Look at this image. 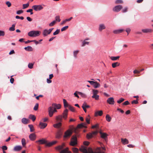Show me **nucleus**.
<instances>
[{"mask_svg":"<svg viewBox=\"0 0 153 153\" xmlns=\"http://www.w3.org/2000/svg\"><path fill=\"white\" fill-rule=\"evenodd\" d=\"M106 149L104 147H98L96 149V152H94L91 148H89L88 149L89 153H105L104 151Z\"/></svg>","mask_w":153,"mask_h":153,"instance_id":"f257e3e1","label":"nucleus"},{"mask_svg":"<svg viewBox=\"0 0 153 153\" xmlns=\"http://www.w3.org/2000/svg\"><path fill=\"white\" fill-rule=\"evenodd\" d=\"M40 32L37 30H32L29 32L28 35L30 37H35L39 36L40 35Z\"/></svg>","mask_w":153,"mask_h":153,"instance_id":"f03ea898","label":"nucleus"},{"mask_svg":"<svg viewBox=\"0 0 153 153\" xmlns=\"http://www.w3.org/2000/svg\"><path fill=\"white\" fill-rule=\"evenodd\" d=\"M73 133L72 130L69 129L67 130L64 133L63 137L65 138H69L72 135Z\"/></svg>","mask_w":153,"mask_h":153,"instance_id":"7ed1b4c3","label":"nucleus"},{"mask_svg":"<svg viewBox=\"0 0 153 153\" xmlns=\"http://www.w3.org/2000/svg\"><path fill=\"white\" fill-rule=\"evenodd\" d=\"M77 144V138L76 136H72L70 143V145L74 146Z\"/></svg>","mask_w":153,"mask_h":153,"instance_id":"20e7f679","label":"nucleus"},{"mask_svg":"<svg viewBox=\"0 0 153 153\" xmlns=\"http://www.w3.org/2000/svg\"><path fill=\"white\" fill-rule=\"evenodd\" d=\"M91 85H93L94 88H99L100 86V84L97 82H95L92 81H87Z\"/></svg>","mask_w":153,"mask_h":153,"instance_id":"39448f33","label":"nucleus"},{"mask_svg":"<svg viewBox=\"0 0 153 153\" xmlns=\"http://www.w3.org/2000/svg\"><path fill=\"white\" fill-rule=\"evenodd\" d=\"M32 7L34 10L36 11H40L42 10L43 8V7L42 5H33Z\"/></svg>","mask_w":153,"mask_h":153,"instance_id":"423d86ee","label":"nucleus"},{"mask_svg":"<svg viewBox=\"0 0 153 153\" xmlns=\"http://www.w3.org/2000/svg\"><path fill=\"white\" fill-rule=\"evenodd\" d=\"M53 29V28H51L49 29V30H47V29L45 30L43 33L44 36H46L48 34H50Z\"/></svg>","mask_w":153,"mask_h":153,"instance_id":"0eeeda50","label":"nucleus"},{"mask_svg":"<svg viewBox=\"0 0 153 153\" xmlns=\"http://www.w3.org/2000/svg\"><path fill=\"white\" fill-rule=\"evenodd\" d=\"M98 133L97 131L92 132V133H89L87 134V137L88 139H90L93 137L94 135H96Z\"/></svg>","mask_w":153,"mask_h":153,"instance_id":"6e6552de","label":"nucleus"},{"mask_svg":"<svg viewBox=\"0 0 153 153\" xmlns=\"http://www.w3.org/2000/svg\"><path fill=\"white\" fill-rule=\"evenodd\" d=\"M123 7L121 5H118L115 6L113 9L114 11L118 12Z\"/></svg>","mask_w":153,"mask_h":153,"instance_id":"1a4fd4ad","label":"nucleus"},{"mask_svg":"<svg viewBox=\"0 0 153 153\" xmlns=\"http://www.w3.org/2000/svg\"><path fill=\"white\" fill-rule=\"evenodd\" d=\"M62 134V132L61 129L59 130L56 135V137L57 138H60Z\"/></svg>","mask_w":153,"mask_h":153,"instance_id":"9d476101","label":"nucleus"},{"mask_svg":"<svg viewBox=\"0 0 153 153\" xmlns=\"http://www.w3.org/2000/svg\"><path fill=\"white\" fill-rule=\"evenodd\" d=\"M142 32L144 33H152L153 32V30L151 29L146 28L142 29Z\"/></svg>","mask_w":153,"mask_h":153,"instance_id":"9b49d317","label":"nucleus"},{"mask_svg":"<svg viewBox=\"0 0 153 153\" xmlns=\"http://www.w3.org/2000/svg\"><path fill=\"white\" fill-rule=\"evenodd\" d=\"M107 102L108 103L111 105H113L114 103V101L113 97H110L108 99Z\"/></svg>","mask_w":153,"mask_h":153,"instance_id":"f8f14e48","label":"nucleus"},{"mask_svg":"<svg viewBox=\"0 0 153 153\" xmlns=\"http://www.w3.org/2000/svg\"><path fill=\"white\" fill-rule=\"evenodd\" d=\"M68 111V110L67 109H65L62 113V118L65 120H66L67 118Z\"/></svg>","mask_w":153,"mask_h":153,"instance_id":"ddd939ff","label":"nucleus"},{"mask_svg":"<svg viewBox=\"0 0 153 153\" xmlns=\"http://www.w3.org/2000/svg\"><path fill=\"white\" fill-rule=\"evenodd\" d=\"M48 114L50 117H51L53 116L54 113L53 111V108L51 106L48 109Z\"/></svg>","mask_w":153,"mask_h":153,"instance_id":"4468645a","label":"nucleus"},{"mask_svg":"<svg viewBox=\"0 0 153 153\" xmlns=\"http://www.w3.org/2000/svg\"><path fill=\"white\" fill-rule=\"evenodd\" d=\"M51 107L53 108H55L57 109H59L61 108V105L60 104H56V103H53L52 104Z\"/></svg>","mask_w":153,"mask_h":153,"instance_id":"2eb2a0df","label":"nucleus"},{"mask_svg":"<svg viewBox=\"0 0 153 153\" xmlns=\"http://www.w3.org/2000/svg\"><path fill=\"white\" fill-rule=\"evenodd\" d=\"M30 121L29 119L23 118L22 120V123L24 124H27L30 123Z\"/></svg>","mask_w":153,"mask_h":153,"instance_id":"dca6fc26","label":"nucleus"},{"mask_svg":"<svg viewBox=\"0 0 153 153\" xmlns=\"http://www.w3.org/2000/svg\"><path fill=\"white\" fill-rule=\"evenodd\" d=\"M56 119L57 122H61L62 120V115H59L56 117Z\"/></svg>","mask_w":153,"mask_h":153,"instance_id":"f3484780","label":"nucleus"},{"mask_svg":"<svg viewBox=\"0 0 153 153\" xmlns=\"http://www.w3.org/2000/svg\"><path fill=\"white\" fill-rule=\"evenodd\" d=\"M100 133L101 135V138L105 140L106 138H107V137L108 135L106 133H102L101 131L100 132Z\"/></svg>","mask_w":153,"mask_h":153,"instance_id":"a211bd4d","label":"nucleus"},{"mask_svg":"<svg viewBox=\"0 0 153 153\" xmlns=\"http://www.w3.org/2000/svg\"><path fill=\"white\" fill-rule=\"evenodd\" d=\"M29 138L31 140H34L36 138V135L34 133L30 134L29 136Z\"/></svg>","mask_w":153,"mask_h":153,"instance_id":"6ab92c4d","label":"nucleus"},{"mask_svg":"<svg viewBox=\"0 0 153 153\" xmlns=\"http://www.w3.org/2000/svg\"><path fill=\"white\" fill-rule=\"evenodd\" d=\"M47 126V124L46 123L40 122L39 124V127L40 128H44Z\"/></svg>","mask_w":153,"mask_h":153,"instance_id":"aec40b11","label":"nucleus"},{"mask_svg":"<svg viewBox=\"0 0 153 153\" xmlns=\"http://www.w3.org/2000/svg\"><path fill=\"white\" fill-rule=\"evenodd\" d=\"M62 126L61 122H59L58 123L54 124L53 125V126L56 128H59Z\"/></svg>","mask_w":153,"mask_h":153,"instance_id":"412c9836","label":"nucleus"},{"mask_svg":"<svg viewBox=\"0 0 153 153\" xmlns=\"http://www.w3.org/2000/svg\"><path fill=\"white\" fill-rule=\"evenodd\" d=\"M80 151L83 153H86L88 152L87 148L83 146L79 149Z\"/></svg>","mask_w":153,"mask_h":153,"instance_id":"4be33fe9","label":"nucleus"},{"mask_svg":"<svg viewBox=\"0 0 153 153\" xmlns=\"http://www.w3.org/2000/svg\"><path fill=\"white\" fill-rule=\"evenodd\" d=\"M103 114L102 111L101 110L98 111L96 112L95 113V116L97 117L98 116H101Z\"/></svg>","mask_w":153,"mask_h":153,"instance_id":"5701e85b","label":"nucleus"},{"mask_svg":"<svg viewBox=\"0 0 153 153\" xmlns=\"http://www.w3.org/2000/svg\"><path fill=\"white\" fill-rule=\"evenodd\" d=\"M121 141L122 143L124 145L128 143V141L126 138H122L121 139Z\"/></svg>","mask_w":153,"mask_h":153,"instance_id":"b1692460","label":"nucleus"},{"mask_svg":"<svg viewBox=\"0 0 153 153\" xmlns=\"http://www.w3.org/2000/svg\"><path fill=\"white\" fill-rule=\"evenodd\" d=\"M36 143H39L40 144H43L45 143H47V141L44 139H42L41 140H39L38 141H36Z\"/></svg>","mask_w":153,"mask_h":153,"instance_id":"393cba45","label":"nucleus"},{"mask_svg":"<svg viewBox=\"0 0 153 153\" xmlns=\"http://www.w3.org/2000/svg\"><path fill=\"white\" fill-rule=\"evenodd\" d=\"M68 148H66L65 149L60 151V153H71V152L68 150Z\"/></svg>","mask_w":153,"mask_h":153,"instance_id":"a878e982","label":"nucleus"},{"mask_svg":"<svg viewBox=\"0 0 153 153\" xmlns=\"http://www.w3.org/2000/svg\"><path fill=\"white\" fill-rule=\"evenodd\" d=\"M68 148H66L65 149L60 151V153H71V152L68 150Z\"/></svg>","mask_w":153,"mask_h":153,"instance_id":"bb28decb","label":"nucleus"},{"mask_svg":"<svg viewBox=\"0 0 153 153\" xmlns=\"http://www.w3.org/2000/svg\"><path fill=\"white\" fill-rule=\"evenodd\" d=\"M105 27L103 24H100L99 25V30L101 31L102 30L105 29Z\"/></svg>","mask_w":153,"mask_h":153,"instance_id":"cd10ccee","label":"nucleus"},{"mask_svg":"<svg viewBox=\"0 0 153 153\" xmlns=\"http://www.w3.org/2000/svg\"><path fill=\"white\" fill-rule=\"evenodd\" d=\"M56 143V141H53L52 142H49L48 143H46V146L50 147L55 144Z\"/></svg>","mask_w":153,"mask_h":153,"instance_id":"c85d7f7f","label":"nucleus"},{"mask_svg":"<svg viewBox=\"0 0 153 153\" xmlns=\"http://www.w3.org/2000/svg\"><path fill=\"white\" fill-rule=\"evenodd\" d=\"M65 146V144L64 143H63L62 145L60 146H59L56 147V149L60 150L62 149Z\"/></svg>","mask_w":153,"mask_h":153,"instance_id":"c756f323","label":"nucleus"},{"mask_svg":"<svg viewBox=\"0 0 153 153\" xmlns=\"http://www.w3.org/2000/svg\"><path fill=\"white\" fill-rule=\"evenodd\" d=\"M63 102L64 103V106L65 108H66L67 107H69L70 105H69L66 100L65 99H63Z\"/></svg>","mask_w":153,"mask_h":153,"instance_id":"7c9ffc66","label":"nucleus"},{"mask_svg":"<svg viewBox=\"0 0 153 153\" xmlns=\"http://www.w3.org/2000/svg\"><path fill=\"white\" fill-rule=\"evenodd\" d=\"M24 49L26 51H32L33 50L32 47L30 46H28L27 47H25Z\"/></svg>","mask_w":153,"mask_h":153,"instance_id":"2f4dec72","label":"nucleus"},{"mask_svg":"<svg viewBox=\"0 0 153 153\" xmlns=\"http://www.w3.org/2000/svg\"><path fill=\"white\" fill-rule=\"evenodd\" d=\"M86 127L85 126V124L82 123L78 124L77 126V128H79Z\"/></svg>","mask_w":153,"mask_h":153,"instance_id":"473e14b6","label":"nucleus"},{"mask_svg":"<svg viewBox=\"0 0 153 153\" xmlns=\"http://www.w3.org/2000/svg\"><path fill=\"white\" fill-rule=\"evenodd\" d=\"M124 30L123 29L115 30L113 31V33L114 34H118L122 32Z\"/></svg>","mask_w":153,"mask_h":153,"instance_id":"72a5a7b5","label":"nucleus"},{"mask_svg":"<svg viewBox=\"0 0 153 153\" xmlns=\"http://www.w3.org/2000/svg\"><path fill=\"white\" fill-rule=\"evenodd\" d=\"M120 56H111L110 57V59H111V60L113 61H116L118 59H119Z\"/></svg>","mask_w":153,"mask_h":153,"instance_id":"f704fd0d","label":"nucleus"},{"mask_svg":"<svg viewBox=\"0 0 153 153\" xmlns=\"http://www.w3.org/2000/svg\"><path fill=\"white\" fill-rule=\"evenodd\" d=\"M120 65V63L118 62H115L113 63L112 64V66L113 68H115L117 66H119Z\"/></svg>","mask_w":153,"mask_h":153,"instance_id":"c9c22d12","label":"nucleus"},{"mask_svg":"<svg viewBox=\"0 0 153 153\" xmlns=\"http://www.w3.org/2000/svg\"><path fill=\"white\" fill-rule=\"evenodd\" d=\"M105 118L106 120L108 122L111 121V118L110 117L109 115L108 114L106 115Z\"/></svg>","mask_w":153,"mask_h":153,"instance_id":"e433bc0d","label":"nucleus"},{"mask_svg":"<svg viewBox=\"0 0 153 153\" xmlns=\"http://www.w3.org/2000/svg\"><path fill=\"white\" fill-rule=\"evenodd\" d=\"M28 127L30 128V131L31 132H33L34 131L33 126L32 125H29Z\"/></svg>","mask_w":153,"mask_h":153,"instance_id":"4c0bfd02","label":"nucleus"},{"mask_svg":"<svg viewBox=\"0 0 153 153\" xmlns=\"http://www.w3.org/2000/svg\"><path fill=\"white\" fill-rule=\"evenodd\" d=\"M99 96L97 94H93V95L92 96V97L93 98H94L96 100H98L99 99Z\"/></svg>","mask_w":153,"mask_h":153,"instance_id":"58836bf2","label":"nucleus"},{"mask_svg":"<svg viewBox=\"0 0 153 153\" xmlns=\"http://www.w3.org/2000/svg\"><path fill=\"white\" fill-rule=\"evenodd\" d=\"M79 51L77 50L76 51H74L73 52V55L74 57L76 58L77 57V55L78 53L79 52Z\"/></svg>","mask_w":153,"mask_h":153,"instance_id":"ea45409f","label":"nucleus"},{"mask_svg":"<svg viewBox=\"0 0 153 153\" xmlns=\"http://www.w3.org/2000/svg\"><path fill=\"white\" fill-rule=\"evenodd\" d=\"M29 118L32 120L33 121H34L36 120V117L35 116L32 114H30L29 115Z\"/></svg>","mask_w":153,"mask_h":153,"instance_id":"a19ab883","label":"nucleus"},{"mask_svg":"<svg viewBox=\"0 0 153 153\" xmlns=\"http://www.w3.org/2000/svg\"><path fill=\"white\" fill-rule=\"evenodd\" d=\"M22 143L23 147H25L26 144V140L25 139L23 138L22 140Z\"/></svg>","mask_w":153,"mask_h":153,"instance_id":"79ce46f5","label":"nucleus"},{"mask_svg":"<svg viewBox=\"0 0 153 153\" xmlns=\"http://www.w3.org/2000/svg\"><path fill=\"white\" fill-rule=\"evenodd\" d=\"M29 5V2H28L27 4H23V9H25L28 7Z\"/></svg>","mask_w":153,"mask_h":153,"instance_id":"37998d69","label":"nucleus"},{"mask_svg":"<svg viewBox=\"0 0 153 153\" xmlns=\"http://www.w3.org/2000/svg\"><path fill=\"white\" fill-rule=\"evenodd\" d=\"M15 24H13L12 25V26L11 27H10L9 29V30L10 31H13L15 30Z\"/></svg>","mask_w":153,"mask_h":153,"instance_id":"c03bdc74","label":"nucleus"},{"mask_svg":"<svg viewBox=\"0 0 153 153\" xmlns=\"http://www.w3.org/2000/svg\"><path fill=\"white\" fill-rule=\"evenodd\" d=\"M77 93L83 97H86V96L85 94L80 92H77Z\"/></svg>","mask_w":153,"mask_h":153,"instance_id":"a18cd8bd","label":"nucleus"},{"mask_svg":"<svg viewBox=\"0 0 153 153\" xmlns=\"http://www.w3.org/2000/svg\"><path fill=\"white\" fill-rule=\"evenodd\" d=\"M93 94H97L99 93V91L97 90L93 89L92 90Z\"/></svg>","mask_w":153,"mask_h":153,"instance_id":"49530a36","label":"nucleus"},{"mask_svg":"<svg viewBox=\"0 0 153 153\" xmlns=\"http://www.w3.org/2000/svg\"><path fill=\"white\" fill-rule=\"evenodd\" d=\"M68 108H69V110H71V111H72V112H75V110L74 109V108L73 107L70 105V106L68 107Z\"/></svg>","mask_w":153,"mask_h":153,"instance_id":"de8ad7c7","label":"nucleus"},{"mask_svg":"<svg viewBox=\"0 0 153 153\" xmlns=\"http://www.w3.org/2000/svg\"><path fill=\"white\" fill-rule=\"evenodd\" d=\"M86 121L88 124H90V117L89 115L88 116V117H87L85 119Z\"/></svg>","mask_w":153,"mask_h":153,"instance_id":"09e8293b","label":"nucleus"},{"mask_svg":"<svg viewBox=\"0 0 153 153\" xmlns=\"http://www.w3.org/2000/svg\"><path fill=\"white\" fill-rule=\"evenodd\" d=\"M39 107V104L37 103L36 104L35 106H34L33 109L35 111H36L38 110Z\"/></svg>","mask_w":153,"mask_h":153,"instance_id":"8fccbe9b","label":"nucleus"},{"mask_svg":"<svg viewBox=\"0 0 153 153\" xmlns=\"http://www.w3.org/2000/svg\"><path fill=\"white\" fill-rule=\"evenodd\" d=\"M89 42H86L85 40H84L82 42V47L86 45H88Z\"/></svg>","mask_w":153,"mask_h":153,"instance_id":"3c124183","label":"nucleus"},{"mask_svg":"<svg viewBox=\"0 0 153 153\" xmlns=\"http://www.w3.org/2000/svg\"><path fill=\"white\" fill-rule=\"evenodd\" d=\"M55 21H56H56H58L59 22H60V21L61 20L60 19V17L59 16H56L55 17Z\"/></svg>","mask_w":153,"mask_h":153,"instance_id":"603ef678","label":"nucleus"},{"mask_svg":"<svg viewBox=\"0 0 153 153\" xmlns=\"http://www.w3.org/2000/svg\"><path fill=\"white\" fill-rule=\"evenodd\" d=\"M33 63H29L28 66L29 68L31 69L33 68Z\"/></svg>","mask_w":153,"mask_h":153,"instance_id":"864d4df0","label":"nucleus"},{"mask_svg":"<svg viewBox=\"0 0 153 153\" xmlns=\"http://www.w3.org/2000/svg\"><path fill=\"white\" fill-rule=\"evenodd\" d=\"M73 151L74 153H78V149L76 148H73Z\"/></svg>","mask_w":153,"mask_h":153,"instance_id":"5fc2aeb1","label":"nucleus"},{"mask_svg":"<svg viewBox=\"0 0 153 153\" xmlns=\"http://www.w3.org/2000/svg\"><path fill=\"white\" fill-rule=\"evenodd\" d=\"M124 99L123 98H121L119 100L117 101V102L119 104L121 103L124 100Z\"/></svg>","mask_w":153,"mask_h":153,"instance_id":"6e6d98bb","label":"nucleus"},{"mask_svg":"<svg viewBox=\"0 0 153 153\" xmlns=\"http://www.w3.org/2000/svg\"><path fill=\"white\" fill-rule=\"evenodd\" d=\"M56 21H53L49 24V26L50 27L53 26L56 23Z\"/></svg>","mask_w":153,"mask_h":153,"instance_id":"4d7b16f0","label":"nucleus"},{"mask_svg":"<svg viewBox=\"0 0 153 153\" xmlns=\"http://www.w3.org/2000/svg\"><path fill=\"white\" fill-rule=\"evenodd\" d=\"M60 32L59 29H57L55 32L53 33V35H55L59 34Z\"/></svg>","mask_w":153,"mask_h":153,"instance_id":"13d9d810","label":"nucleus"},{"mask_svg":"<svg viewBox=\"0 0 153 153\" xmlns=\"http://www.w3.org/2000/svg\"><path fill=\"white\" fill-rule=\"evenodd\" d=\"M68 26H65V27H62L61 29V31L62 32V31H64L66 30L68 28Z\"/></svg>","mask_w":153,"mask_h":153,"instance_id":"bf43d9fd","label":"nucleus"},{"mask_svg":"<svg viewBox=\"0 0 153 153\" xmlns=\"http://www.w3.org/2000/svg\"><path fill=\"white\" fill-rule=\"evenodd\" d=\"M14 150L16 151H19V146H16L14 147Z\"/></svg>","mask_w":153,"mask_h":153,"instance_id":"052dcab7","label":"nucleus"},{"mask_svg":"<svg viewBox=\"0 0 153 153\" xmlns=\"http://www.w3.org/2000/svg\"><path fill=\"white\" fill-rule=\"evenodd\" d=\"M82 106H83V107L84 106V107H85V108H90V106H89V105H87L86 104V103H85V102H84V103L83 104V105H82Z\"/></svg>","mask_w":153,"mask_h":153,"instance_id":"680f3d73","label":"nucleus"},{"mask_svg":"<svg viewBox=\"0 0 153 153\" xmlns=\"http://www.w3.org/2000/svg\"><path fill=\"white\" fill-rule=\"evenodd\" d=\"M123 3L122 0H117L115 1V3L116 4H121Z\"/></svg>","mask_w":153,"mask_h":153,"instance_id":"e2e57ef3","label":"nucleus"},{"mask_svg":"<svg viewBox=\"0 0 153 153\" xmlns=\"http://www.w3.org/2000/svg\"><path fill=\"white\" fill-rule=\"evenodd\" d=\"M5 35L4 32L2 30H0V36H4Z\"/></svg>","mask_w":153,"mask_h":153,"instance_id":"0e129e2a","label":"nucleus"},{"mask_svg":"<svg viewBox=\"0 0 153 153\" xmlns=\"http://www.w3.org/2000/svg\"><path fill=\"white\" fill-rule=\"evenodd\" d=\"M6 4L8 7H10L11 6V4L10 2L9 1L6 2Z\"/></svg>","mask_w":153,"mask_h":153,"instance_id":"69168bd1","label":"nucleus"},{"mask_svg":"<svg viewBox=\"0 0 153 153\" xmlns=\"http://www.w3.org/2000/svg\"><path fill=\"white\" fill-rule=\"evenodd\" d=\"M2 149L3 150V151L6 150L7 149V146H2Z\"/></svg>","mask_w":153,"mask_h":153,"instance_id":"338daca9","label":"nucleus"},{"mask_svg":"<svg viewBox=\"0 0 153 153\" xmlns=\"http://www.w3.org/2000/svg\"><path fill=\"white\" fill-rule=\"evenodd\" d=\"M131 103L132 104H137L138 103V102L137 100H134L132 101L131 102Z\"/></svg>","mask_w":153,"mask_h":153,"instance_id":"774afa93","label":"nucleus"}]
</instances>
